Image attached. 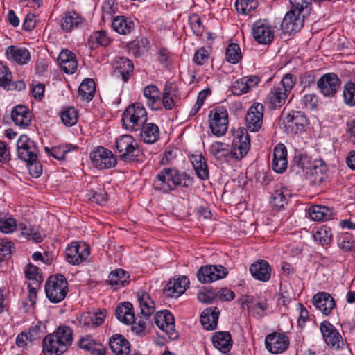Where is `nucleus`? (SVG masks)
Listing matches in <instances>:
<instances>
[{
    "instance_id": "nucleus-42",
    "label": "nucleus",
    "mask_w": 355,
    "mask_h": 355,
    "mask_svg": "<svg viewBox=\"0 0 355 355\" xmlns=\"http://www.w3.org/2000/svg\"><path fill=\"white\" fill-rule=\"evenodd\" d=\"M159 89L155 85H148L144 89V96L147 99V105L152 110H157L156 103L159 101Z\"/></svg>"
},
{
    "instance_id": "nucleus-16",
    "label": "nucleus",
    "mask_w": 355,
    "mask_h": 355,
    "mask_svg": "<svg viewBox=\"0 0 355 355\" xmlns=\"http://www.w3.org/2000/svg\"><path fill=\"white\" fill-rule=\"evenodd\" d=\"M267 349L272 354L284 352L289 345V339L284 334L275 332L268 335L265 339Z\"/></svg>"
},
{
    "instance_id": "nucleus-46",
    "label": "nucleus",
    "mask_w": 355,
    "mask_h": 355,
    "mask_svg": "<svg viewBox=\"0 0 355 355\" xmlns=\"http://www.w3.org/2000/svg\"><path fill=\"white\" fill-rule=\"evenodd\" d=\"M288 191L283 188L277 189L272 194L270 203L277 209H280L287 203Z\"/></svg>"
},
{
    "instance_id": "nucleus-7",
    "label": "nucleus",
    "mask_w": 355,
    "mask_h": 355,
    "mask_svg": "<svg viewBox=\"0 0 355 355\" xmlns=\"http://www.w3.org/2000/svg\"><path fill=\"white\" fill-rule=\"evenodd\" d=\"M320 329L323 339L329 347L336 350L344 347L345 345L344 339L335 327L329 322H322Z\"/></svg>"
},
{
    "instance_id": "nucleus-38",
    "label": "nucleus",
    "mask_w": 355,
    "mask_h": 355,
    "mask_svg": "<svg viewBox=\"0 0 355 355\" xmlns=\"http://www.w3.org/2000/svg\"><path fill=\"white\" fill-rule=\"evenodd\" d=\"M112 27L116 33L126 35L132 31L134 23L124 16H116L112 20Z\"/></svg>"
},
{
    "instance_id": "nucleus-11",
    "label": "nucleus",
    "mask_w": 355,
    "mask_h": 355,
    "mask_svg": "<svg viewBox=\"0 0 355 355\" xmlns=\"http://www.w3.org/2000/svg\"><path fill=\"white\" fill-rule=\"evenodd\" d=\"M155 323L171 340L178 338V333L175 331L174 317L167 310L158 311L154 317Z\"/></svg>"
},
{
    "instance_id": "nucleus-2",
    "label": "nucleus",
    "mask_w": 355,
    "mask_h": 355,
    "mask_svg": "<svg viewBox=\"0 0 355 355\" xmlns=\"http://www.w3.org/2000/svg\"><path fill=\"white\" fill-rule=\"evenodd\" d=\"M146 121V110L139 103L129 105L125 110L121 119L123 128L130 131L139 130Z\"/></svg>"
},
{
    "instance_id": "nucleus-15",
    "label": "nucleus",
    "mask_w": 355,
    "mask_h": 355,
    "mask_svg": "<svg viewBox=\"0 0 355 355\" xmlns=\"http://www.w3.org/2000/svg\"><path fill=\"white\" fill-rule=\"evenodd\" d=\"M252 35L258 43L268 44L273 40L274 31L268 22L259 20L252 26Z\"/></svg>"
},
{
    "instance_id": "nucleus-4",
    "label": "nucleus",
    "mask_w": 355,
    "mask_h": 355,
    "mask_svg": "<svg viewBox=\"0 0 355 355\" xmlns=\"http://www.w3.org/2000/svg\"><path fill=\"white\" fill-rule=\"evenodd\" d=\"M116 148L119 157L123 161H134L140 150L137 141L129 135H123L116 139Z\"/></svg>"
},
{
    "instance_id": "nucleus-50",
    "label": "nucleus",
    "mask_w": 355,
    "mask_h": 355,
    "mask_svg": "<svg viewBox=\"0 0 355 355\" xmlns=\"http://www.w3.org/2000/svg\"><path fill=\"white\" fill-rule=\"evenodd\" d=\"M58 340H60L68 347L73 341V331L68 327H60L54 334Z\"/></svg>"
},
{
    "instance_id": "nucleus-43",
    "label": "nucleus",
    "mask_w": 355,
    "mask_h": 355,
    "mask_svg": "<svg viewBox=\"0 0 355 355\" xmlns=\"http://www.w3.org/2000/svg\"><path fill=\"white\" fill-rule=\"evenodd\" d=\"M78 114L73 107H64L60 112V119L67 126H72L78 121Z\"/></svg>"
},
{
    "instance_id": "nucleus-6",
    "label": "nucleus",
    "mask_w": 355,
    "mask_h": 355,
    "mask_svg": "<svg viewBox=\"0 0 355 355\" xmlns=\"http://www.w3.org/2000/svg\"><path fill=\"white\" fill-rule=\"evenodd\" d=\"M209 128L216 137L224 135L227 130L228 113L223 108H216L209 114Z\"/></svg>"
},
{
    "instance_id": "nucleus-19",
    "label": "nucleus",
    "mask_w": 355,
    "mask_h": 355,
    "mask_svg": "<svg viewBox=\"0 0 355 355\" xmlns=\"http://www.w3.org/2000/svg\"><path fill=\"white\" fill-rule=\"evenodd\" d=\"M189 284V279L184 276L169 281L164 289V293L170 297L177 298L184 293Z\"/></svg>"
},
{
    "instance_id": "nucleus-57",
    "label": "nucleus",
    "mask_w": 355,
    "mask_h": 355,
    "mask_svg": "<svg viewBox=\"0 0 355 355\" xmlns=\"http://www.w3.org/2000/svg\"><path fill=\"white\" fill-rule=\"evenodd\" d=\"M70 151V148L67 145H60L56 147H53L50 150L51 156L58 160H62L65 158V155Z\"/></svg>"
},
{
    "instance_id": "nucleus-14",
    "label": "nucleus",
    "mask_w": 355,
    "mask_h": 355,
    "mask_svg": "<svg viewBox=\"0 0 355 355\" xmlns=\"http://www.w3.org/2000/svg\"><path fill=\"white\" fill-rule=\"evenodd\" d=\"M317 85L325 96H333L340 87V80L334 73H326L320 78Z\"/></svg>"
},
{
    "instance_id": "nucleus-63",
    "label": "nucleus",
    "mask_w": 355,
    "mask_h": 355,
    "mask_svg": "<svg viewBox=\"0 0 355 355\" xmlns=\"http://www.w3.org/2000/svg\"><path fill=\"white\" fill-rule=\"evenodd\" d=\"M287 159V150L282 144L277 145L273 152L272 160Z\"/></svg>"
},
{
    "instance_id": "nucleus-48",
    "label": "nucleus",
    "mask_w": 355,
    "mask_h": 355,
    "mask_svg": "<svg viewBox=\"0 0 355 355\" xmlns=\"http://www.w3.org/2000/svg\"><path fill=\"white\" fill-rule=\"evenodd\" d=\"M344 103L350 107L355 105V83L349 81L343 87Z\"/></svg>"
},
{
    "instance_id": "nucleus-58",
    "label": "nucleus",
    "mask_w": 355,
    "mask_h": 355,
    "mask_svg": "<svg viewBox=\"0 0 355 355\" xmlns=\"http://www.w3.org/2000/svg\"><path fill=\"white\" fill-rule=\"evenodd\" d=\"M216 293L212 290L209 289L206 291H200L198 293V300L202 303L211 304L216 297Z\"/></svg>"
},
{
    "instance_id": "nucleus-36",
    "label": "nucleus",
    "mask_w": 355,
    "mask_h": 355,
    "mask_svg": "<svg viewBox=\"0 0 355 355\" xmlns=\"http://www.w3.org/2000/svg\"><path fill=\"white\" fill-rule=\"evenodd\" d=\"M309 214L313 220H327L331 218L332 210L328 207L317 205L309 209Z\"/></svg>"
},
{
    "instance_id": "nucleus-23",
    "label": "nucleus",
    "mask_w": 355,
    "mask_h": 355,
    "mask_svg": "<svg viewBox=\"0 0 355 355\" xmlns=\"http://www.w3.org/2000/svg\"><path fill=\"white\" fill-rule=\"evenodd\" d=\"M115 64L114 75L121 77L124 82H127L132 74L133 63L127 58L119 57L116 58Z\"/></svg>"
},
{
    "instance_id": "nucleus-17",
    "label": "nucleus",
    "mask_w": 355,
    "mask_h": 355,
    "mask_svg": "<svg viewBox=\"0 0 355 355\" xmlns=\"http://www.w3.org/2000/svg\"><path fill=\"white\" fill-rule=\"evenodd\" d=\"M284 123L287 132L295 134L304 130L308 124V119L302 112L293 111L287 115Z\"/></svg>"
},
{
    "instance_id": "nucleus-21",
    "label": "nucleus",
    "mask_w": 355,
    "mask_h": 355,
    "mask_svg": "<svg viewBox=\"0 0 355 355\" xmlns=\"http://www.w3.org/2000/svg\"><path fill=\"white\" fill-rule=\"evenodd\" d=\"M11 118L17 125L26 128L31 123L32 114L27 107L18 105L12 108Z\"/></svg>"
},
{
    "instance_id": "nucleus-26",
    "label": "nucleus",
    "mask_w": 355,
    "mask_h": 355,
    "mask_svg": "<svg viewBox=\"0 0 355 355\" xmlns=\"http://www.w3.org/2000/svg\"><path fill=\"white\" fill-rule=\"evenodd\" d=\"M219 315L217 307L205 309L200 315V322L205 329L214 330L216 328Z\"/></svg>"
},
{
    "instance_id": "nucleus-40",
    "label": "nucleus",
    "mask_w": 355,
    "mask_h": 355,
    "mask_svg": "<svg viewBox=\"0 0 355 355\" xmlns=\"http://www.w3.org/2000/svg\"><path fill=\"white\" fill-rule=\"evenodd\" d=\"M288 96L280 87H275L268 95V101L274 107H281L286 103Z\"/></svg>"
},
{
    "instance_id": "nucleus-32",
    "label": "nucleus",
    "mask_w": 355,
    "mask_h": 355,
    "mask_svg": "<svg viewBox=\"0 0 355 355\" xmlns=\"http://www.w3.org/2000/svg\"><path fill=\"white\" fill-rule=\"evenodd\" d=\"M107 282L109 285L114 286V288L116 289L129 284L130 275L123 269H116L110 273Z\"/></svg>"
},
{
    "instance_id": "nucleus-31",
    "label": "nucleus",
    "mask_w": 355,
    "mask_h": 355,
    "mask_svg": "<svg viewBox=\"0 0 355 355\" xmlns=\"http://www.w3.org/2000/svg\"><path fill=\"white\" fill-rule=\"evenodd\" d=\"M138 302L140 306L141 314L143 317L148 318L155 312V303L148 293L140 291L137 293Z\"/></svg>"
},
{
    "instance_id": "nucleus-34",
    "label": "nucleus",
    "mask_w": 355,
    "mask_h": 355,
    "mask_svg": "<svg viewBox=\"0 0 355 355\" xmlns=\"http://www.w3.org/2000/svg\"><path fill=\"white\" fill-rule=\"evenodd\" d=\"M141 139L146 144H153L159 137V130L154 123H145L139 130Z\"/></svg>"
},
{
    "instance_id": "nucleus-55",
    "label": "nucleus",
    "mask_w": 355,
    "mask_h": 355,
    "mask_svg": "<svg viewBox=\"0 0 355 355\" xmlns=\"http://www.w3.org/2000/svg\"><path fill=\"white\" fill-rule=\"evenodd\" d=\"M300 102L304 108L312 110L316 107L318 99L315 94H307L303 96Z\"/></svg>"
},
{
    "instance_id": "nucleus-18",
    "label": "nucleus",
    "mask_w": 355,
    "mask_h": 355,
    "mask_svg": "<svg viewBox=\"0 0 355 355\" xmlns=\"http://www.w3.org/2000/svg\"><path fill=\"white\" fill-rule=\"evenodd\" d=\"M312 302L324 315H329L336 306L334 298L329 293L324 292L315 295Z\"/></svg>"
},
{
    "instance_id": "nucleus-49",
    "label": "nucleus",
    "mask_w": 355,
    "mask_h": 355,
    "mask_svg": "<svg viewBox=\"0 0 355 355\" xmlns=\"http://www.w3.org/2000/svg\"><path fill=\"white\" fill-rule=\"evenodd\" d=\"M226 60L232 64L238 63L241 59L240 47L237 44L228 45L225 51Z\"/></svg>"
},
{
    "instance_id": "nucleus-22",
    "label": "nucleus",
    "mask_w": 355,
    "mask_h": 355,
    "mask_svg": "<svg viewBox=\"0 0 355 355\" xmlns=\"http://www.w3.org/2000/svg\"><path fill=\"white\" fill-rule=\"evenodd\" d=\"M250 272L254 279L266 282L270 278L271 268L266 261L260 260L250 266Z\"/></svg>"
},
{
    "instance_id": "nucleus-51",
    "label": "nucleus",
    "mask_w": 355,
    "mask_h": 355,
    "mask_svg": "<svg viewBox=\"0 0 355 355\" xmlns=\"http://www.w3.org/2000/svg\"><path fill=\"white\" fill-rule=\"evenodd\" d=\"M257 4V1L254 0H236L235 8L237 12L248 15L256 8Z\"/></svg>"
},
{
    "instance_id": "nucleus-59",
    "label": "nucleus",
    "mask_w": 355,
    "mask_h": 355,
    "mask_svg": "<svg viewBox=\"0 0 355 355\" xmlns=\"http://www.w3.org/2000/svg\"><path fill=\"white\" fill-rule=\"evenodd\" d=\"M26 162L30 175L35 178L40 177L42 173V164L37 162V159L35 161L30 160Z\"/></svg>"
},
{
    "instance_id": "nucleus-52",
    "label": "nucleus",
    "mask_w": 355,
    "mask_h": 355,
    "mask_svg": "<svg viewBox=\"0 0 355 355\" xmlns=\"http://www.w3.org/2000/svg\"><path fill=\"white\" fill-rule=\"evenodd\" d=\"M296 164L297 166L302 168L303 172L306 173V175H309V173L313 165V162L311 161L310 157L307 155H300L296 157Z\"/></svg>"
},
{
    "instance_id": "nucleus-47",
    "label": "nucleus",
    "mask_w": 355,
    "mask_h": 355,
    "mask_svg": "<svg viewBox=\"0 0 355 355\" xmlns=\"http://www.w3.org/2000/svg\"><path fill=\"white\" fill-rule=\"evenodd\" d=\"M19 227L21 233L29 240H33L37 243L42 241V235L35 227H32L30 224H20Z\"/></svg>"
},
{
    "instance_id": "nucleus-54",
    "label": "nucleus",
    "mask_w": 355,
    "mask_h": 355,
    "mask_svg": "<svg viewBox=\"0 0 355 355\" xmlns=\"http://www.w3.org/2000/svg\"><path fill=\"white\" fill-rule=\"evenodd\" d=\"M248 80L242 78L237 80L232 86L231 90L234 95L240 96L249 91Z\"/></svg>"
},
{
    "instance_id": "nucleus-39",
    "label": "nucleus",
    "mask_w": 355,
    "mask_h": 355,
    "mask_svg": "<svg viewBox=\"0 0 355 355\" xmlns=\"http://www.w3.org/2000/svg\"><path fill=\"white\" fill-rule=\"evenodd\" d=\"M96 92L94 81L91 78L85 79L78 88L79 95L85 100L91 101Z\"/></svg>"
},
{
    "instance_id": "nucleus-12",
    "label": "nucleus",
    "mask_w": 355,
    "mask_h": 355,
    "mask_svg": "<svg viewBox=\"0 0 355 355\" xmlns=\"http://www.w3.org/2000/svg\"><path fill=\"white\" fill-rule=\"evenodd\" d=\"M264 107L259 103H254L248 110L245 115L247 130L250 132H258L263 124Z\"/></svg>"
},
{
    "instance_id": "nucleus-35",
    "label": "nucleus",
    "mask_w": 355,
    "mask_h": 355,
    "mask_svg": "<svg viewBox=\"0 0 355 355\" xmlns=\"http://www.w3.org/2000/svg\"><path fill=\"white\" fill-rule=\"evenodd\" d=\"M82 21V17L76 12H67L62 16L61 26L64 31L70 32L73 28H78Z\"/></svg>"
},
{
    "instance_id": "nucleus-29",
    "label": "nucleus",
    "mask_w": 355,
    "mask_h": 355,
    "mask_svg": "<svg viewBox=\"0 0 355 355\" xmlns=\"http://www.w3.org/2000/svg\"><path fill=\"white\" fill-rule=\"evenodd\" d=\"M168 172L171 187L174 190L177 187H188L191 184V180L184 172H180L175 168H166Z\"/></svg>"
},
{
    "instance_id": "nucleus-62",
    "label": "nucleus",
    "mask_w": 355,
    "mask_h": 355,
    "mask_svg": "<svg viewBox=\"0 0 355 355\" xmlns=\"http://www.w3.org/2000/svg\"><path fill=\"white\" fill-rule=\"evenodd\" d=\"M10 241L0 240V261L7 259L11 254Z\"/></svg>"
},
{
    "instance_id": "nucleus-33",
    "label": "nucleus",
    "mask_w": 355,
    "mask_h": 355,
    "mask_svg": "<svg viewBox=\"0 0 355 355\" xmlns=\"http://www.w3.org/2000/svg\"><path fill=\"white\" fill-rule=\"evenodd\" d=\"M190 161L198 177L201 180H207L209 178V171L205 159L202 155H191Z\"/></svg>"
},
{
    "instance_id": "nucleus-25",
    "label": "nucleus",
    "mask_w": 355,
    "mask_h": 355,
    "mask_svg": "<svg viewBox=\"0 0 355 355\" xmlns=\"http://www.w3.org/2000/svg\"><path fill=\"white\" fill-rule=\"evenodd\" d=\"M109 345L116 355H128L130 352V343L121 334L113 335L110 338Z\"/></svg>"
},
{
    "instance_id": "nucleus-64",
    "label": "nucleus",
    "mask_w": 355,
    "mask_h": 355,
    "mask_svg": "<svg viewBox=\"0 0 355 355\" xmlns=\"http://www.w3.org/2000/svg\"><path fill=\"white\" fill-rule=\"evenodd\" d=\"M208 60V52L204 49L201 48L198 50L193 57V61L198 65L204 64Z\"/></svg>"
},
{
    "instance_id": "nucleus-9",
    "label": "nucleus",
    "mask_w": 355,
    "mask_h": 355,
    "mask_svg": "<svg viewBox=\"0 0 355 355\" xmlns=\"http://www.w3.org/2000/svg\"><path fill=\"white\" fill-rule=\"evenodd\" d=\"M17 152L19 159L24 162L37 159V147L26 135H21L17 142Z\"/></svg>"
},
{
    "instance_id": "nucleus-20",
    "label": "nucleus",
    "mask_w": 355,
    "mask_h": 355,
    "mask_svg": "<svg viewBox=\"0 0 355 355\" xmlns=\"http://www.w3.org/2000/svg\"><path fill=\"white\" fill-rule=\"evenodd\" d=\"M44 351L49 355H60L64 353L67 347L60 340H58L54 334H49L43 340Z\"/></svg>"
},
{
    "instance_id": "nucleus-60",
    "label": "nucleus",
    "mask_w": 355,
    "mask_h": 355,
    "mask_svg": "<svg viewBox=\"0 0 355 355\" xmlns=\"http://www.w3.org/2000/svg\"><path fill=\"white\" fill-rule=\"evenodd\" d=\"M16 227V221L13 218H8L4 220H0V231L5 234L12 232Z\"/></svg>"
},
{
    "instance_id": "nucleus-24",
    "label": "nucleus",
    "mask_w": 355,
    "mask_h": 355,
    "mask_svg": "<svg viewBox=\"0 0 355 355\" xmlns=\"http://www.w3.org/2000/svg\"><path fill=\"white\" fill-rule=\"evenodd\" d=\"M62 69L66 73H73L77 69L78 63L74 54L69 50H62L58 58Z\"/></svg>"
},
{
    "instance_id": "nucleus-3",
    "label": "nucleus",
    "mask_w": 355,
    "mask_h": 355,
    "mask_svg": "<svg viewBox=\"0 0 355 355\" xmlns=\"http://www.w3.org/2000/svg\"><path fill=\"white\" fill-rule=\"evenodd\" d=\"M47 298L53 303L62 301L68 293V282L61 274L51 276L45 285Z\"/></svg>"
},
{
    "instance_id": "nucleus-28",
    "label": "nucleus",
    "mask_w": 355,
    "mask_h": 355,
    "mask_svg": "<svg viewBox=\"0 0 355 355\" xmlns=\"http://www.w3.org/2000/svg\"><path fill=\"white\" fill-rule=\"evenodd\" d=\"M214 346L222 353L228 352L232 347V340L230 332L218 331L212 336Z\"/></svg>"
},
{
    "instance_id": "nucleus-30",
    "label": "nucleus",
    "mask_w": 355,
    "mask_h": 355,
    "mask_svg": "<svg viewBox=\"0 0 355 355\" xmlns=\"http://www.w3.org/2000/svg\"><path fill=\"white\" fill-rule=\"evenodd\" d=\"M115 315L121 322L130 324L135 321V313L132 304L129 302H125L116 307Z\"/></svg>"
},
{
    "instance_id": "nucleus-61",
    "label": "nucleus",
    "mask_w": 355,
    "mask_h": 355,
    "mask_svg": "<svg viewBox=\"0 0 355 355\" xmlns=\"http://www.w3.org/2000/svg\"><path fill=\"white\" fill-rule=\"evenodd\" d=\"M89 200L98 205H103L107 202V195L103 190H100L99 192L92 191L91 193L89 194Z\"/></svg>"
},
{
    "instance_id": "nucleus-53",
    "label": "nucleus",
    "mask_w": 355,
    "mask_h": 355,
    "mask_svg": "<svg viewBox=\"0 0 355 355\" xmlns=\"http://www.w3.org/2000/svg\"><path fill=\"white\" fill-rule=\"evenodd\" d=\"M338 246L344 251L352 250L354 246V241L352 234L345 233L340 236L338 239Z\"/></svg>"
},
{
    "instance_id": "nucleus-37",
    "label": "nucleus",
    "mask_w": 355,
    "mask_h": 355,
    "mask_svg": "<svg viewBox=\"0 0 355 355\" xmlns=\"http://www.w3.org/2000/svg\"><path fill=\"white\" fill-rule=\"evenodd\" d=\"M153 187L157 191L164 193L173 191L166 168H164L157 175L153 181Z\"/></svg>"
},
{
    "instance_id": "nucleus-56",
    "label": "nucleus",
    "mask_w": 355,
    "mask_h": 355,
    "mask_svg": "<svg viewBox=\"0 0 355 355\" xmlns=\"http://www.w3.org/2000/svg\"><path fill=\"white\" fill-rule=\"evenodd\" d=\"M295 78L291 73L286 74L281 81V89L289 94L295 83Z\"/></svg>"
},
{
    "instance_id": "nucleus-27",
    "label": "nucleus",
    "mask_w": 355,
    "mask_h": 355,
    "mask_svg": "<svg viewBox=\"0 0 355 355\" xmlns=\"http://www.w3.org/2000/svg\"><path fill=\"white\" fill-rule=\"evenodd\" d=\"M327 166L322 159H315L309 177L315 184H321L327 178Z\"/></svg>"
},
{
    "instance_id": "nucleus-44",
    "label": "nucleus",
    "mask_w": 355,
    "mask_h": 355,
    "mask_svg": "<svg viewBox=\"0 0 355 355\" xmlns=\"http://www.w3.org/2000/svg\"><path fill=\"white\" fill-rule=\"evenodd\" d=\"M314 240L320 244L328 245L331 241L332 234L331 229L327 226H321L313 233Z\"/></svg>"
},
{
    "instance_id": "nucleus-1",
    "label": "nucleus",
    "mask_w": 355,
    "mask_h": 355,
    "mask_svg": "<svg viewBox=\"0 0 355 355\" xmlns=\"http://www.w3.org/2000/svg\"><path fill=\"white\" fill-rule=\"evenodd\" d=\"M250 148V136L245 130H241L240 134H237L234 139L230 148L225 143L214 142L210 146V153L220 161L231 159H241L248 153Z\"/></svg>"
},
{
    "instance_id": "nucleus-41",
    "label": "nucleus",
    "mask_w": 355,
    "mask_h": 355,
    "mask_svg": "<svg viewBox=\"0 0 355 355\" xmlns=\"http://www.w3.org/2000/svg\"><path fill=\"white\" fill-rule=\"evenodd\" d=\"M7 53L18 64H26L30 60V53L25 48L16 49L14 46H10Z\"/></svg>"
},
{
    "instance_id": "nucleus-5",
    "label": "nucleus",
    "mask_w": 355,
    "mask_h": 355,
    "mask_svg": "<svg viewBox=\"0 0 355 355\" xmlns=\"http://www.w3.org/2000/svg\"><path fill=\"white\" fill-rule=\"evenodd\" d=\"M304 11L300 9L291 8L285 15L281 24V28L283 32L286 33H297L304 26Z\"/></svg>"
},
{
    "instance_id": "nucleus-8",
    "label": "nucleus",
    "mask_w": 355,
    "mask_h": 355,
    "mask_svg": "<svg viewBox=\"0 0 355 355\" xmlns=\"http://www.w3.org/2000/svg\"><path fill=\"white\" fill-rule=\"evenodd\" d=\"M93 166L100 170L110 168L116 164V158L112 151L98 147L90 153Z\"/></svg>"
},
{
    "instance_id": "nucleus-13",
    "label": "nucleus",
    "mask_w": 355,
    "mask_h": 355,
    "mask_svg": "<svg viewBox=\"0 0 355 355\" xmlns=\"http://www.w3.org/2000/svg\"><path fill=\"white\" fill-rule=\"evenodd\" d=\"M227 275V269L221 265L202 266L197 272L198 279L205 284L223 279Z\"/></svg>"
},
{
    "instance_id": "nucleus-45",
    "label": "nucleus",
    "mask_w": 355,
    "mask_h": 355,
    "mask_svg": "<svg viewBox=\"0 0 355 355\" xmlns=\"http://www.w3.org/2000/svg\"><path fill=\"white\" fill-rule=\"evenodd\" d=\"M110 42V38L104 31L94 33L88 40V42L92 48H96L98 45L106 46Z\"/></svg>"
},
{
    "instance_id": "nucleus-10",
    "label": "nucleus",
    "mask_w": 355,
    "mask_h": 355,
    "mask_svg": "<svg viewBox=\"0 0 355 355\" xmlns=\"http://www.w3.org/2000/svg\"><path fill=\"white\" fill-rule=\"evenodd\" d=\"M89 254V248L85 243L73 242L65 252L66 260L71 265H78L83 262Z\"/></svg>"
}]
</instances>
